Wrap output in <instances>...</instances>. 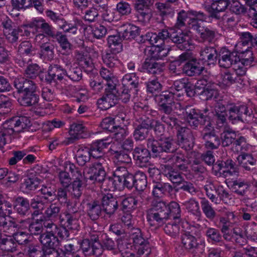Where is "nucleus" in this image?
Wrapping results in <instances>:
<instances>
[{
  "mask_svg": "<svg viewBox=\"0 0 257 257\" xmlns=\"http://www.w3.org/2000/svg\"><path fill=\"white\" fill-rule=\"evenodd\" d=\"M182 110L184 119L193 128H196L199 124L204 125L208 122L201 132V137L204 141L205 147L208 150L218 149L221 145L220 139L216 134L211 123L209 122V118L206 114L208 109H205L204 113H202L200 110L196 109L192 105H186Z\"/></svg>",
  "mask_w": 257,
  "mask_h": 257,
  "instance_id": "obj_1",
  "label": "nucleus"
},
{
  "mask_svg": "<svg viewBox=\"0 0 257 257\" xmlns=\"http://www.w3.org/2000/svg\"><path fill=\"white\" fill-rule=\"evenodd\" d=\"M180 207L177 202L172 201L167 204L158 198L152 201L148 216L149 219H153L159 223H165L167 220L173 219L175 222L172 225L187 223L186 220L180 218Z\"/></svg>",
  "mask_w": 257,
  "mask_h": 257,
  "instance_id": "obj_2",
  "label": "nucleus"
},
{
  "mask_svg": "<svg viewBox=\"0 0 257 257\" xmlns=\"http://www.w3.org/2000/svg\"><path fill=\"white\" fill-rule=\"evenodd\" d=\"M169 38L181 50H189L192 47V40L189 35L182 32H169L166 29H162L158 33H153L150 36V43L157 47H161L165 40Z\"/></svg>",
  "mask_w": 257,
  "mask_h": 257,
  "instance_id": "obj_3",
  "label": "nucleus"
},
{
  "mask_svg": "<svg viewBox=\"0 0 257 257\" xmlns=\"http://www.w3.org/2000/svg\"><path fill=\"white\" fill-rule=\"evenodd\" d=\"M176 141L173 137L161 136L158 140L153 139L148 140L147 146L151 150L153 155L161 159L163 153H171L177 151Z\"/></svg>",
  "mask_w": 257,
  "mask_h": 257,
  "instance_id": "obj_4",
  "label": "nucleus"
},
{
  "mask_svg": "<svg viewBox=\"0 0 257 257\" xmlns=\"http://www.w3.org/2000/svg\"><path fill=\"white\" fill-rule=\"evenodd\" d=\"M228 116L229 120L232 123L240 121L249 122L252 120V111L249 109L246 105H236L234 103L227 104Z\"/></svg>",
  "mask_w": 257,
  "mask_h": 257,
  "instance_id": "obj_5",
  "label": "nucleus"
},
{
  "mask_svg": "<svg viewBox=\"0 0 257 257\" xmlns=\"http://www.w3.org/2000/svg\"><path fill=\"white\" fill-rule=\"evenodd\" d=\"M66 169L69 171L74 178V180L72 183L71 194L75 198H79L82 193V185L86 182L84 178L82 177L81 170L69 161L65 163Z\"/></svg>",
  "mask_w": 257,
  "mask_h": 257,
  "instance_id": "obj_6",
  "label": "nucleus"
},
{
  "mask_svg": "<svg viewBox=\"0 0 257 257\" xmlns=\"http://www.w3.org/2000/svg\"><path fill=\"white\" fill-rule=\"evenodd\" d=\"M28 27L34 28L35 32H40L35 37V40L37 42L46 39V36L53 39L57 34L54 28L43 19L33 20L29 23Z\"/></svg>",
  "mask_w": 257,
  "mask_h": 257,
  "instance_id": "obj_7",
  "label": "nucleus"
},
{
  "mask_svg": "<svg viewBox=\"0 0 257 257\" xmlns=\"http://www.w3.org/2000/svg\"><path fill=\"white\" fill-rule=\"evenodd\" d=\"M206 19V16L203 13V17L201 19L191 22L190 29L198 33L202 42L211 43L216 36V31L210 27L204 25L203 22Z\"/></svg>",
  "mask_w": 257,
  "mask_h": 257,
  "instance_id": "obj_8",
  "label": "nucleus"
},
{
  "mask_svg": "<svg viewBox=\"0 0 257 257\" xmlns=\"http://www.w3.org/2000/svg\"><path fill=\"white\" fill-rule=\"evenodd\" d=\"M163 163H171L175 166L180 171L186 172L188 169L189 161L181 151H175L171 154L162 158Z\"/></svg>",
  "mask_w": 257,
  "mask_h": 257,
  "instance_id": "obj_9",
  "label": "nucleus"
},
{
  "mask_svg": "<svg viewBox=\"0 0 257 257\" xmlns=\"http://www.w3.org/2000/svg\"><path fill=\"white\" fill-rule=\"evenodd\" d=\"M178 144L186 151L191 150L194 144V138L192 131L185 127H179L177 130Z\"/></svg>",
  "mask_w": 257,
  "mask_h": 257,
  "instance_id": "obj_10",
  "label": "nucleus"
},
{
  "mask_svg": "<svg viewBox=\"0 0 257 257\" xmlns=\"http://www.w3.org/2000/svg\"><path fill=\"white\" fill-rule=\"evenodd\" d=\"M82 173L86 182L89 180L92 183L95 182L101 183L104 181L106 176L104 168H98L92 165L85 168Z\"/></svg>",
  "mask_w": 257,
  "mask_h": 257,
  "instance_id": "obj_11",
  "label": "nucleus"
},
{
  "mask_svg": "<svg viewBox=\"0 0 257 257\" xmlns=\"http://www.w3.org/2000/svg\"><path fill=\"white\" fill-rule=\"evenodd\" d=\"M203 17V13L197 12L194 10H189L185 11L184 10L180 11L178 13L177 21L175 24L176 27L181 28L185 26V21L186 19H189L188 23V27L190 28V25L192 21H196L200 20Z\"/></svg>",
  "mask_w": 257,
  "mask_h": 257,
  "instance_id": "obj_12",
  "label": "nucleus"
},
{
  "mask_svg": "<svg viewBox=\"0 0 257 257\" xmlns=\"http://www.w3.org/2000/svg\"><path fill=\"white\" fill-rule=\"evenodd\" d=\"M237 53L236 51H231L228 49L222 48L218 53V62L220 67L230 68L237 62Z\"/></svg>",
  "mask_w": 257,
  "mask_h": 257,
  "instance_id": "obj_13",
  "label": "nucleus"
},
{
  "mask_svg": "<svg viewBox=\"0 0 257 257\" xmlns=\"http://www.w3.org/2000/svg\"><path fill=\"white\" fill-rule=\"evenodd\" d=\"M205 67L201 60L192 58L187 61L183 66L182 70L188 76H197L201 74Z\"/></svg>",
  "mask_w": 257,
  "mask_h": 257,
  "instance_id": "obj_14",
  "label": "nucleus"
},
{
  "mask_svg": "<svg viewBox=\"0 0 257 257\" xmlns=\"http://www.w3.org/2000/svg\"><path fill=\"white\" fill-rule=\"evenodd\" d=\"M200 58L201 62L207 63V65H215L218 57V53L216 47L206 46L201 47L199 51Z\"/></svg>",
  "mask_w": 257,
  "mask_h": 257,
  "instance_id": "obj_15",
  "label": "nucleus"
},
{
  "mask_svg": "<svg viewBox=\"0 0 257 257\" xmlns=\"http://www.w3.org/2000/svg\"><path fill=\"white\" fill-rule=\"evenodd\" d=\"M111 143L112 138L106 137L95 141L87 148L93 158H98L103 156L104 149L107 148Z\"/></svg>",
  "mask_w": 257,
  "mask_h": 257,
  "instance_id": "obj_16",
  "label": "nucleus"
},
{
  "mask_svg": "<svg viewBox=\"0 0 257 257\" xmlns=\"http://www.w3.org/2000/svg\"><path fill=\"white\" fill-rule=\"evenodd\" d=\"M14 85L19 93L37 91V84L33 80L18 77L14 81Z\"/></svg>",
  "mask_w": 257,
  "mask_h": 257,
  "instance_id": "obj_17",
  "label": "nucleus"
},
{
  "mask_svg": "<svg viewBox=\"0 0 257 257\" xmlns=\"http://www.w3.org/2000/svg\"><path fill=\"white\" fill-rule=\"evenodd\" d=\"M116 90L115 88L110 89L109 87L105 88L104 95L97 100V103L101 105L102 109H107L117 103L118 101Z\"/></svg>",
  "mask_w": 257,
  "mask_h": 257,
  "instance_id": "obj_18",
  "label": "nucleus"
},
{
  "mask_svg": "<svg viewBox=\"0 0 257 257\" xmlns=\"http://www.w3.org/2000/svg\"><path fill=\"white\" fill-rule=\"evenodd\" d=\"M65 75L66 71L62 67L57 64H51L48 70V73L45 77V81L51 83L53 81H61Z\"/></svg>",
  "mask_w": 257,
  "mask_h": 257,
  "instance_id": "obj_19",
  "label": "nucleus"
},
{
  "mask_svg": "<svg viewBox=\"0 0 257 257\" xmlns=\"http://www.w3.org/2000/svg\"><path fill=\"white\" fill-rule=\"evenodd\" d=\"M230 4L229 0H213L209 9V17L219 20L221 18V13L224 12Z\"/></svg>",
  "mask_w": 257,
  "mask_h": 257,
  "instance_id": "obj_20",
  "label": "nucleus"
},
{
  "mask_svg": "<svg viewBox=\"0 0 257 257\" xmlns=\"http://www.w3.org/2000/svg\"><path fill=\"white\" fill-rule=\"evenodd\" d=\"M182 242L186 249L193 253L202 252L205 246L203 242H197L193 235H182Z\"/></svg>",
  "mask_w": 257,
  "mask_h": 257,
  "instance_id": "obj_21",
  "label": "nucleus"
},
{
  "mask_svg": "<svg viewBox=\"0 0 257 257\" xmlns=\"http://www.w3.org/2000/svg\"><path fill=\"white\" fill-rule=\"evenodd\" d=\"M87 128L80 121L73 122L70 126L69 142L73 143L74 141L85 138Z\"/></svg>",
  "mask_w": 257,
  "mask_h": 257,
  "instance_id": "obj_22",
  "label": "nucleus"
},
{
  "mask_svg": "<svg viewBox=\"0 0 257 257\" xmlns=\"http://www.w3.org/2000/svg\"><path fill=\"white\" fill-rule=\"evenodd\" d=\"M237 53V61L243 64V65L250 67L254 66L255 64V58L254 57L252 51L248 47L243 48L235 49Z\"/></svg>",
  "mask_w": 257,
  "mask_h": 257,
  "instance_id": "obj_23",
  "label": "nucleus"
},
{
  "mask_svg": "<svg viewBox=\"0 0 257 257\" xmlns=\"http://www.w3.org/2000/svg\"><path fill=\"white\" fill-rule=\"evenodd\" d=\"M133 157L137 164L141 167L147 166L150 163V152L143 146L137 147L134 149Z\"/></svg>",
  "mask_w": 257,
  "mask_h": 257,
  "instance_id": "obj_24",
  "label": "nucleus"
},
{
  "mask_svg": "<svg viewBox=\"0 0 257 257\" xmlns=\"http://www.w3.org/2000/svg\"><path fill=\"white\" fill-rule=\"evenodd\" d=\"M119 34L123 40L135 39L140 35V29L134 25L127 23L119 27Z\"/></svg>",
  "mask_w": 257,
  "mask_h": 257,
  "instance_id": "obj_25",
  "label": "nucleus"
},
{
  "mask_svg": "<svg viewBox=\"0 0 257 257\" xmlns=\"http://www.w3.org/2000/svg\"><path fill=\"white\" fill-rule=\"evenodd\" d=\"M25 120L26 118L24 117H15L7 120L4 124L8 130L11 129L13 131V136L14 137L23 131L26 126Z\"/></svg>",
  "mask_w": 257,
  "mask_h": 257,
  "instance_id": "obj_26",
  "label": "nucleus"
},
{
  "mask_svg": "<svg viewBox=\"0 0 257 257\" xmlns=\"http://www.w3.org/2000/svg\"><path fill=\"white\" fill-rule=\"evenodd\" d=\"M181 96V95L180 93L176 92L175 91H173L172 88H170L167 90L162 91L157 96V98L158 103L174 104V105L181 106L180 103H175V100H179Z\"/></svg>",
  "mask_w": 257,
  "mask_h": 257,
  "instance_id": "obj_27",
  "label": "nucleus"
},
{
  "mask_svg": "<svg viewBox=\"0 0 257 257\" xmlns=\"http://www.w3.org/2000/svg\"><path fill=\"white\" fill-rule=\"evenodd\" d=\"M237 159L242 167L246 171L253 172L255 170L256 160L252 154L242 153L237 157Z\"/></svg>",
  "mask_w": 257,
  "mask_h": 257,
  "instance_id": "obj_28",
  "label": "nucleus"
},
{
  "mask_svg": "<svg viewBox=\"0 0 257 257\" xmlns=\"http://www.w3.org/2000/svg\"><path fill=\"white\" fill-rule=\"evenodd\" d=\"M101 203L104 211L108 214H113L118 207L117 199L110 194L103 196Z\"/></svg>",
  "mask_w": 257,
  "mask_h": 257,
  "instance_id": "obj_29",
  "label": "nucleus"
},
{
  "mask_svg": "<svg viewBox=\"0 0 257 257\" xmlns=\"http://www.w3.org/2000/svg\"><path fill=\"white\" fill-rule=\"evenodd\" d=\"M109 152L116 163L121 165L128 164L132 162V159L127 154L120 149H117L114 146H111Z\"/></svg>",
  "mask_w": 257,
  "mask_h": 257,
  "instance_id": "obj_30",
  "label": "nucleus"
},
{
  "mask_svg": "<svg viewBox=\"0 0 257 257\" xmlns=\"http://www.w3.org/2000/svg\"><path fill=\"white\" fill-rule=\"evenodd\" d=\"M86 210L90 218L95 220L97 219L102 210L101 202L99 200H88L86 203Z\"/></svg>",
  "mask_w": 257,
  "mask_h": 257,
  "instance_id": "obj_31",
  "label": "nucleus"
},
{
  "mask_svg": "<svg viewBox=\"0 0 257 257\" xmlns=\"http://www.w3.org/2000/svg\"><path fill=\"white\" fill-rule=\"evenodd\" d=\"M142 69L149 73L159 75L163 71V66L154 58H147L143 64Z\"/></svg>",
  "mask_w": 257,
  "mask_h": 257,
  "instance_id": "obj_32",
  "label": "nucleus"
},
{
  "mask_svg": "<svg viewBox=\"0 0 257 257\" xmlns=\"http://www.w3.org/2000/svg\"><path fill=\"white\" fill-rule=\"evenodd\" d=\"M21 94L18 100L22 106H32L36 105L39 102V95L37 91Z\"/></svg>",
  "mask_w": 257,
  "mask_h": 257,
  "instance_id": "obj_33",
  "label": "nucleus"
},
{
  "mask_svg": "<svg viewBox=\"0 0 257 257\" xmlns=\"http://www.w3.org/2000/svg\"><path fill=\"white\" fill-rule=\"evenodd\" d=\"M14 208L17 212L22 215L29 213L30 206L29 200L23 197H17L14 201Z\"/></svg>",
  "mask_w": 257,
  "mask_h": 257,
  "instance_id": "obj_34",
  "label": "nucleus"
},
{
  "mask_svg": "<svg viewBox=\"0 0 257 257\" xmlns=\"http://www.w3.org/2000/svg\"><path fill=\"white\" fill-rule=\"evenodd\" d=\"M173 186L168 183H162L160 181L154 183L153 195L155 197H161L166 193L171 194L173 191Z\"/></svg>",
  "mask_w": 257,
  "mask_h": 257,
  "instance_id": "obj_35",
  "label": "nucleus"
},
{
  "mask_svg": "<svg viewBox=\"0 0 257 257\" xmlns=\"http://www.w3.org/2000/svg\"><path fill=\"white\" fill-rule=\"evenodd\" d=\"M40 241L43 244V248L59 247L60 244L57 237L51 232L41 234L40 236Z\"/></svg>",
  "mask_w": 257,
  "mask_h": 257,
  "instance_id": "obj_36",
  "label": "nucleus"
},
{
  "mask_svg": "<svg viewBox=\"0 0 257 257\" xmlns=\"http://www.w3.org/2000/svg\"><path fill=\"white\" fill-rule=\"evenodd\" d=\"M230 187L234 193L240 196H244L249 187L248 183L242 179H235L230 181L227 185Z\"/></svg>",
  "mask_w": 257,
  "mask_h": 257,
  "instance_id": "obj_37",
  "label": "nucleus"
},
{
  "mask_svg": "<svg viewBox=\"0 0 257 257\" xmlns=\"http://www.w3.org/2000/svg\"><path fill=\"white\" fill-rule=\"evenodd\" d=\"M126 232L129 234L130 238L133 240L134 247L147 241L143 238L141 230L139 228L128 226Z\"/></svg>",
  "mask_w": 257,
  "mask_h": 257,
  "instance_id": "obj_38",
  "label": "nucleus"
},
{
  "mask_svg": "<svg viewBox=\"0 0 257 257\" xmlns=\"http://www.w3.org/2000/svg\"><path fill=\"white\" fill-rule=\"evenodd\" d=\"M59 44L63 55L69 54L72 50V45L69 42L66 36L59 31H57L56 35L53 38Z\"/></svg>",
  "mask_w": 257,
  "mask_h": 257,
  "instance_id": "obj_39",
  "label": "nucleus"
},
{
  "mask_svg": "<svg viewBox=\"0 0 257 257\" xmlns=\"http://www.w3.org/2000/svg\"><path fill=\"white\" fill-rule=\"evenodd\" d=\"M99 73L101 77L106 81L107 87H109L110 89L115 88L117 79L114 76L112 69L109 70L102 67Z\"/></svg>",
  "mask_w": 257,
  "mask_h": 257,
  "instance_id": "obj_40",
  "label": "nucleus"
},
{
  "mask_svg": "<svg viewBox=\"0 0 257 257\" xmlns=\"http://www.w3.org/2000/svg\"><path fill=\"white\" fill-rule=\"evenodd\" d=\"M240 41L236 44L234 49L243 48L242 47H248L250 49L251 47H254L253 42L254 41V37L249 32H245L240 33L239 34Z\"/></svg>",
  "mask_w": 257,
  "mask_h": 257,
  "instance_id": "obj_41",
  "label": "nucleus"
},
{
  "mask_svg": "<svg viewBox=\"0 0 257 257\" xmlns=\"http://www.w3.org/2000/svg\"><path fill=\"white\" fill-rule=\"evenodd\" d=\"M60 211V207L56 204L53 203L49 205L45 212L46 220L51 221V223H48L47 225H54L53 221L59 218Z\"/></svg>",
  "mask_w": 257,
  "mask_h": 257,
  "instance_id": "obj_42",
  "label": "nucleus"
},
{
  "mask_svg": "<svg viewBox=\"0 0 257 257\" xmlns=\"http://www.w3.org/2000/svg\"><path fill=\"white\" fill-rule=\"evenodd\" d=\"M163 174L173 183H180L183 180L181 175L173 170L170 165H165L163 168Z\"/></svg>",
  "mask_w": 257,
  "mask_h": 257,
  "instance_id": "obj_43",
  "label": "nucleus"
},
{
  "mask_svg": "<svg viewBox=\"0 0 257 257\" xmlns=\"http://www.w3.org/2000/svg\"><path fill=\"white\" fill-rule=\"evenodd\" d=\"M236 137V134L232 130H225L220 135L221 144L223 147H228L233 144Z\"/></svg>",
  "mask_w": 257,
  "mask_h": 257,
  "instance_id": "obj_44",
  "label": "nucleus"
},
{
  "mask_svg": "<svg viewBox=\"0 0 257 257\" xmlns=\"http://www.w3.org/2000/svg\"><path fill=\"white\" fill-rule=\"evenodd\" d=\"M79 250L78 241L75 243L67 242L63 249H60V257H74V254Z\"/></svg>",
  "mask_w": 257,
  "mask_h": 257,
  "instance_id": "obj_45",
  "label": "nucleus"
},
{
  "mask_svg": "<svg viewBox=\"0 0 257 257\" xmlns=\"http://www.w3.org/2000/svg\"><path fill=\"white\" fill-rule=\"evenodd\" d=\"M91 157L87 148L79 149L76 155L77 163L79 166H84L86 163L89 162Z\"/></svg>",
  "mask_w": 257,
  "mask_h": 257,
  "instance_id": "obj_46",
  "label": "nucleus"
},
{
  "mask_svg": "<svg viewBox=\"0 0 257 257\" xmlns=\"http://www.w3.org/2000/svg\"><path fill=\"white\" fill-rule=\"evenodd\" d=\"M122 87L130 89L136 88L139 84V79L135 73L125 74L122 79Z\"/></svg>",
  "mask_w": 257,
  "mask_h": 257,
  "instance_id": "obj_47",
  "label": "nucleus"
},
{
  "mask_svg": "<svg viewBox=\"0 0 257 257\" xmlns=\"http://www.w3.org/2000/svg\"><path fill=\"white\" fill-rule=\"evenodd\" d=\"M147 180L146 174L143 172L139 171L135 175V184L134 187L139 191H143L147 187Z\"/></svg>",
  "mask_w": 257,
  "mask_h": 257,
  "instance_id": "obj_48",
  "label": "nucleus"
},
{
  "mask_svg": "<svg viewBox=\"0 0 257 257\" xmlns=\"http://www.w3.org/2000/svg\"><path fill=\"white\" fill-rule=\"evenodd\" d=\"M18 52L20 55L30 57L35 54L36 49L31 42L29 41H23L19 46Z\"/></svg>",
  "mask_w": 257,
  "mask_h": 257,
  "instance_id": "obj_49",
  "label": "nucleus"
},
{
  "mask_svg": "<svg viewBox=\"0 0 257 257\" xmlns=\"http://www.w3.org/2000/svg\"><path fill=\"white\" fill-rule=\"evenodd\" d=\"M47 199V196H36L31 200L30 205L33 208L37 209V211L42 212L48 204Z\"/></svg>",
  "mask_w": 257,
  "mask_h": 257,
  "instance_id": "obj_50",
  "label": "nucleus"
},
{
  "mask_svg": "<svg viewBox=\"0 0 257 257\" xmlns=\"http://www.w3.org/2000/svg\"><path fill=\"white\" fill-rule=\"evenodd\" d=\"M13 136V131L10 129H7L4 124L0 128V150L2 149L4 146L8 143L10 142Z\"/></svg>",
  "mask_w": 257,
  "mask_h": 257,
  "instance_id": "obj_51",
  "label": "nucleus"
},
{
  "mask_svg": "<svg viewBox=\"0 0 257 257\" xmlns=\"http://www.w3.org/2000/svg\"><path fill=\"white\" fill-rule=\"evenodd\" d=\"M151 0H135L134 7L135 10L140 13L141 15L145 17L148 14L144 10H149L150 7L152 6Z\"/></svg>",
  "mask_w": 257,
  "mask_h": 257,
  "instance_id": "obj_52",
  "label": "nucleus"
},
{
  "mask_svg": "<svg viewBox=\"0 0 257 257\" xmlns=\"http://www.w3.org/2000/svg\"><path fill=\"white\" fill-rule=\"evenodd\" d=\"M102 58L103 63L110 68L116 66L119 63L117 55L111 52L102 55Z\"/></svg>",
  "mask_w": 257,
  "mask_h": 257,
  "instance_id": "obj_53",
  "label": "nucleus"
},
{
  "mask_svg": "<svg viewBox=\"0 0 257 257\" xmlns=\"http://www.w3.org/2000/svg\"><path fill=\"white\" fill-rule=\"evenodd\" d=\"M18 245L14 237L3 238L1 242L2 249L8 252H14L17 250Z\"/></svg>",
  "mask_w": 257,
  "mask_h": 257,
  "instance_id": "obj_54",
  "label": "nucleus"
},
{
  "mask_svg": "<svg viewBox=\"0 0 257 257\" xmlns=\"http://www.w3.org/2000/svg\"><path fill=\"white\" fill-rule=\"evenodd\" d=\"M219 202L222 201L223 203L227 204L232 200V195L226 190L222 186H218L215 189Z\"/></svg>",
  "mask_w": 257,
  "mask_h": 257,
  "instance_id": "obj_55",
  "label": "nucleus"
},
{
  "mask_svg": "<svg viewBox=\"0 0 257 257\" xmlns=\"http://www.w3.org/2000/svg\"><path fill=\"white\" fill-rule=\"evenodd\" d=\"M26 254L29 257H42L43 256V248L39 246L29 243L24 249Z\"/></svg>",
  "mask_w": 257,
  "mask_h": 257,
  "instance_id": "obj_56",
  "label": "nucleus"
},
{
  "mask_svg": "<svg viewBox=\"0 0 257 257\" xmlns=\"http://www.w3.org/2000/svg\"><path fill=\"white\" fill-rule=\"evenodd\" d=\"M238 220L237 216H235L233 212L225 211L221 213L220 217V222L223 224H234Z\"/></svg>",
  "mask_w": 257,
  "mask_h": 257,
  "instance_id": "obj_57",
  "label": "nucleus"
},
{
  "mask_svg": "<svg viewBox=\"0 0 257 257\" xmlns=\"http://www.w3.org/2000/svg\"><path fill=\"white\" fill-rule=\"evenodd\" d=\"M90 77L89 80V85L91 89L95 93H98L101 92L104 88V86H106V83H104L103 81H100L98 76H93Z\"/></svg>",
  "mask_w": 257,
  "mask_h": 257,
  "instance_id": "obj_58",
  "label": "nucleus"
},
{
  "mask_svg": "<svg viewBox=\"0 0 257 257\" xmlns=\"http://www.w3.org/2000/svg\"><path fill=\"white\" fill-rule=\"evenodd\" d=\"M216 187H215L213 182L210 180H207L206 184L204 186V189L205 190L206 194L207 197L211 200L212 202L216 204L219 203V200L218 197H216L215 195L213 194L214 190L215 191Z\"/></svg>",
  "mask_w": 257,
  "mask_h": 257,
  "instance_id": "obj_59",
  "label": "nucleus"
},
{
  "mask_svg": "<svg viewBox=\"0 0 257 257\" xmlns=\"http://www.w3.org/2000/svg\"><path fill=\"white\" fill-rule=\"evenodd\" d=\"M138 200L133 196L125 198L121 201L122 210L130 211L137 207Z\"/></svg>",
  "mask_w": 257,
  "mask_h": 257,
  "instance_id": "obj_60",
  "label": "nucleus"
},
{
  "mask_svg": "<svg viewBox=\"0 0 257 257\" xmlns=\"http://www.w3.org/2000/svg\"><path fill=\"white\" fill-rule=\"evenodd\" d=\"M147 92L152 94H156L161 91L162 88V84L157 79L149 80L146 82Z\"/></svg>",
  "mask_w": 257,
  "mask_h": 257,
  "instance_id": "obj_61",
  "label": "nucleus"
},
{
  "mask_svg": "<svg viewBox=\"0 0 257 257\" xmlns=\"http://www.w3.org/2000/svg\"><path fill=\"white\" fill-rule=\"evenodd\" d=\"M13 104L11 100L5 96H0V114L9 113L12 110Z\"/></svg>",
  "mask_w": 257,
  "mask_h": 257,
  "instance_id": "obj_62",
  "label": "nucleus"
},
{
  "mask_svg": "<svg viewBox=\"0 0 257 257\" xmlns=\"http://www.w3.org/2000/svg\"><path fill=\"white\" fill-rule=\"evenodd\" d=\"M147 172L149 178L152 180L154 183L161 181L162 176L161 171L153 164L150 163L148 164Z\"/></svg>",
  "mask_w": 257,
  "mask_h": 257,
  "instance_id": "obj_63",
  "label": "nucleus"
},
{
  "mask_svg": "<svg viewBox=\"0 0 257 257\" xmlns=\"http://www.w3.org/2000/svg\"><path fill=\"white\" fill-rule=\"evenodd\" d=\"M81 13L84 14L83 16L84 20L89 23L96 21L99 16L98 12L93 7L87 10L85 9Z\"/></svg>",
  "mask_w": 257,
  "mask_h": 257,
  "instance_id": "obj_64",
  "label": "nucleus"
}]
</instances>
